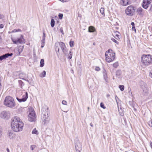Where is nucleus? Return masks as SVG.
<instances>
[{
  "label": "nucleus",
  "instance_id": "1",
  "mask_svg": "<svg viewBox=\"0 0 152 152\" xmlns=\"http://www.w3.org/2000/svg\"><path fill=\"white\" fill-rule=\"evenodd\" d=\"M24 124L18 116H15L12 118L11 126L13 130L16 132L22 131Z\"/></svg>",
  "mask_w": 152,
  "mask_h": 152
},
{
  "label": "nucleus",
  "instance_id": "2",
  "mask_svg": "<svg viewBox=\"0 0 152 152\" xmlns=\"http://www.w3.org/2000/svg\"><path fill=\"white\" fill-rule=\"evenodd\" d=\"M141 64L144 66L152 64V56L150 55H143L141 57Z\"/></svg>",
  "mask_w": 152,
  "mask_h": 152
},
{
  "label": "nucleus",
  "instance_id": "3",
  "mask_svg": "<svg viewBox=\"0 0 152 152\" xmlns=\"http://www.w3.org/2000/svg\"><path fill=\"white\" fill-rule=\"evenodd\" d=\"M4 103L6 106L11 108L15 107L16 105L13 98L10 96H7L5 97Z\"/></svg>",
  "mask_w": 152,
  "mask_h": 152
},
{
  "label": "nucleus",
  "instance_id": "4",
  "mask_svg": "<svg viewBox=\"0 0 152 152\" xmlns=\"http://www.w3.org/2000/svg\"><path fill=\"white\" fill-rule=\"evenodd\" d=\"M106 60L107 62H110L113 61L115 57V53L113 52L111 49L107 51L105 53Z\"/></svg>",
  "mask_w": 152,
  "mask_h": 152
},
{
  "label": "nucleus",
  "instance_id": "5",
  "mask_svg": "<svg viewBox=\"0 0 152 152\" xmlns=\"http://www.w3.org/2000/svg\"><path fill=\"white\" fill-rule=\"evenodd\" d=\"M47 110L45 108H43L42 109V120L43 124H46L48 123L49 122V119L48 118V108H47Z\"/></svg>",
  "mask_w": 152,
  "mask_h": 152
},
{
  "label": "nucleus",
  "instance_id": "6",
  "mask_svg": "<svg viewBox=\"0 0 152 152\" xmlns=\"http://www.w3.org/2000/svg\"><path fill=\"white\" fill-rule=\"evenodd\" d=\"M59 47H60L63 53L66 54V53L67 52L66 50V48L64 43L63 42L60 43L58 42L55 43V49L56 52L58 56L59 55Z\"/></svg>",
  "mask_w": 152,
  "mask_h": 152
},
{
  "label": "nucleus",
  "instance_id": "7",
  "mask_svg": "<svg viewBox=\"0 0 152 152\" xmlns=\"http://www.w3.org/2000/svg\"><path fill=\"white\" fill-rule=\"evenodd\" d=\"M135 11L133 6L130 5L125 10L126 14L129 16H132L134 14Z\"/></svg>",
  "mask_w": 152,
  "mask_h": 152
},
{
  "label": "nucleus",
  "instance_id": "8",
  "mask_svg": "<svg viewBox=\"0 0 152 152\" xmlns=\"http://www.w3.org/2000/svg\"><path fill=\"white\" fill-rule=\"evenodd\" d=\"M36 116L35 112L33 110H32L29 113L28 115V120L31 122L34 121L36 120Z\"/></svg>",
  "mask_w": 152,
  "mask_h": 152
},
{
  "label": "nucleus",
  "instance_id": "9",
  "mask_svg": "<svg viewBox=\"0 0 152 152\" xmlns=\"http://www.w3.org/2000/svg\"><path fill=\"white\" fill-rule=\"evenodd\" d=\"M12 40L13 43L15 44H17L18 43L20 44L25 43V40L23 38V36L22 35H21L20 37L18 38L17 40L13 38H12Z\"/></svg>",
  "mask_w": 152,
  "mask_h": 152
},
{
  "label": "nucleus",
  "instance_id": "10",
  "mask_svg": "<svg viewBox=\"0 0 152 152\" xmlns=\"http://www.w3.org/2000/svg\"><path fill=\"white\" fill-rule=\"evenodd\" d=\"M10 116V113L8 112L3 111L0 114V117L2 118L8 119Z\"/></svg>",
  "mask_w": 152,
  "mask_h": 152
},
{
  "label": "nucleus",
  "instance_id": "11",
  "mask_svg": "<svg viewBox=\"0 0 152 152\" xmlns=\"http://www.w3.org/2000/svg\"><path fill=\"white\" fill-rule=\"evenodd\" d=\"M152 0H143L142 6L145 9H147L151 2Z\"/></svg>",
  "mask_w": 152,
  "mask_h": 152
},
{
  "label": "nucleus",
  "instance_id": "12",
  "mask_svg": "<svg viewBox=\"0 0 152 152\" xmlns=\"http://www.w3.org/2000/svg\"><path fill=\"white\" fill-rule=\"evenodd\" d=\"M28 98V94L27 92H25V95H23V98L21 99H19L17 97L16 99L17 100L20 102H24L26 101Z\"/></svg>",
  "mask_w": 152,
  "mask_h": 152
},
{
  "label": "nucleus",
  "instance_id": "13",
  "mask_svg": "<svg viewBox=\"0 0 152 152\" xmlns=\"http://www.w3.org/2000/svg\"><path fill=\"white\" fill-rule=\"evenodd\" d=\"M13 55L12 53H6L0 56V61H1L4 59H5L9 56H11Z\"/></svg>",
  "mask_w": 152,
  "mask_h": 152
},
{
  "label": "nucleus",
  "instance_id": "14",
  "mask_svg": "<svg viewBox=\"0 0 152 152\" xmlns=\"http://www.w3.org/2000/svg\"><path fill=\"white\" fill-rule=\"evenodd\" d=\"M75 147L76 151L77 152H80L82 148L81 143H76L75 145Z\"/></svg>",
  "mask_w": 152,
  "mask_h": 152
},
{
  "label": "nucleus",
  "instance_id": "15",
  "mask_svg": "<svg viewBox=\"0 0 152 152\" xmlns=\"http://www.w3.org/2000/svg\"><path fill=\"white\" fill-rule=\"evenodd\" d=\"M141 88L143 92H146L147 91V86L146 84L143 82L141 83Z\"/></svg>",
  "mask_w": 152,
  "mask_h": 152
},
{
  "label": "nucleus",
  "instance_id": "16",
  "mask_svg": "<svg viewBox=\"0 0 152 152\" xmlns=\"http://www.w3.org/2000/svg\"><path fill=\"white\" fill-rule=\"evenodd\" d=\"M95 31V28L93 26H90L88 27V31L89 32H93Z\"/></svg>",
  "mask_w": 152,
  "mask_h": 152
},
{
  "label": "nucleus",
  "instance_id": "17",
  "mask_svg": "<svg viewBox=\"0 0 152 152\" xmlns=\"http://www.w3.org/2000/svg\"><path fill=\"white\" fill-rule=\"evenodd\" d=\"M121 74V71L120 70H118L116 72V76L118 78H120Z\"/></svg>",
  "mask_w": 152,
  "mask_h": 152
},
{
  "label": "nucleus",
  "instance_id": "18",
  "mask_svg": "<svg viewBox=\"0 0 152 152\" xmlns=\"http://www.w3.org/2000/svg\"><path fill=\"white\" fill-rule=\"evenodd\" d=\"M118 111L119 112V113L120 115L121 116H123L124 115V112L123 110L122 109V108L120 107V109H119V107H118Z\"/></svg>",
  "mask_w": 152,
  "mask_h": 152
},
{
  "label": "nucleus",
  "instance_id": "19",
  "mask_svg": "<svg viewBox=\"0 0 152 152\" xmlns=\"http://www.w3.org/2000/svg\"><path fill=\"white\" fill-rule=\"evenodd\" d=\"M14 134L12 131L9 132L8 136L10 139L14 137Z\"/></svg>",
  "mask_w": 152,
  "mask_h": 152
},
{
  "label": "nucleus",
  "instance_id": "20",
  "mask_svg": "<svg viewBox=\"0 0 152 152\" xmlns=\"http://www.w3.org/2000/svg\"><path fill=\"white\" fill-rule=\"evenodd\" d=\"M143 9L141 7H139L138 8L137 10V14L139 15H142V11Z\"/></svg>",
  "mask_w": 152,
  "mask_h": 152
},
{
  "label": "nucleus",
  "instance_id": "21",
  "mask_svg": "<svg viewBox=\"0 0 152 152\" xmlns=\"http://www.w3.org/2000/svg\"><path fill=\"white\" fill-rule=\"evenodd\" d=\"M123 5L125 6L129 4L128 0H123Z\"/></svg>",
  "mask_w": 152,
  "mask_h": 152
},
{
  "label": "nucleus",
  "instance_id": "22",
  "mask_svg": "<svg viewBox=\"0 0 152 152\" xmlns=\"http://www.w3.org/2000/svg\"><path fill=\"white\" fill-rule=\"evenodd\" d=\"M23 48V46H20L18 48V52L19 53V54L22 51Z\"/></svg>",
  "mask_w": 152,
  "mask_h": 152
},
{
  "label": "nucleus",
  "instance_id": "23",
  "mask_svg": "<svg viewBox=\"0 0 152 152\" xmlns=\"http://www.w3.org/2000/svg\"><path fill=\"white\" fill-rule=\"evenodd\" d=\"M40 63V67H42L44 65V60L43 59H41V60Z\"/></svg>",
  "mask_w": 152,
  "mask_h": 152
},
{
  "label": "nucleus",
  "instance_id": "24",
  "mask_svg": "<svg viewBox=\"0 0 152 152\" xmlns=\"http://www.w3.org/2000/svg\"><path fill=\"white\" fill-rule=\"evenodd\" d=\"M50 24L52 27H53L54 26L55 24V21L54 19H52L51 20Z\"/></svg>",
  "mask_w": 152,
  "mask_h": 152
},
{
  "label": "nucleus",
  "instance_id": "25",
  "mask_svg": "<svg viewBox=\"0 0 152 152\" xmlns=\"http://www.w3.org/2000/svg\"><path fill=\"white\" fill-rule=\"evenodd\" d=\"M100 12L101 13L102 15L104 16V9L103 8H101L100 10Z\"/></svg>",
  "mask_w": 152,
  "mask_h": 152
},
{
  "label": "nucleus",
  "instance_id": "26",
  "mask_svg": "<svg viewBox=\"0 0 152 152\" xmlns=\"http://www.w3.org/2000/svg\"><path fill=\"white\" fill-rule=\"evenodd\" d=\"M19 31H20V32L21 31V30L20 29H14L11 32L12 33H15V32H19Z\"/></svg>",
  "mask_w": 152,
  "mask_h": 152
},
{
  "label": "nucleus",
  "instance_id": "27",
  "mask_svg": "<svg viewBox=\"0 0 152 152\" xmlns=\"http://www.w3.org/2000/svg\"><path fill=\"white\" fill-rule=\"evenodd\" d=\"M73 52L72 51H70L69 54L68 58L69 59H70L72 58V56Z\"/></svg>",
  "mask_w": 152,
  "mask_h": 152
},
{
  "label": "nucleus",
  "instance_id": "28",
  "mask_svg": "<svg viewBox=\"0 0 152 152\" xmlns=\"http://www.w3.org/2000/svg\"><path fill=\"white\" fill-rule=\"evenodd\" d=\"M32 133L33 134H37L38 132V131L36 130V129H34L32 131Z\"/></svg>",
  "mask_w": 152,
  "mask_h": 152
},
{
  "label": "nucleus",
  "instance_id": "29",
  "mask_svg": "<svg viewBox=\"0 0 152 152\" xmlns=\"http://www.w3.org/2000/svg\"><path fill=\"white\" fill-rule=\"evenodd\" d=\"M119 88L121 91H123L124 90V86L123 85H120Z\"/></svg>",
  "mask_w": 152,
  "mask_h": 152
},
{
  "label": "nucleus",
  "instance_id": "30",
  "mask_svg": "<svg viewBox=\"0 0 152 152\" xmlns=\"http://www.w3.org/2000/svg\"><path fill=\"white\" fill-rule=\"evenodd\" d=\"M69 45L71 47H73L74 45V42L72 41H70L69 42Z\"/></svg>",
  "mask_w": 152,
  "mask_h": 152
},
{
  "label": "nucleus",
  "instance_id": "31",
  "mask_svg": "<svg viewBox=\"0 0 152 152\" xmlns=\"http://www.w3.org/2000/svg\"><path fill=\"white\" fill-rule=\"evenodd\" d=\"M18 83L21 86H23L24 85V84L22 80H20L18 81Z\"/></svg>",
  "mask_w": 152,
  "mask_h": 152
},
{
  "label": "nucleus",
  "instance_id": "32",
  "mask_svg": "<svg viewBox=\"0 0 152 152\" xmlns=\"http://www.w3.org/2000/svg\"><path fill=\"white\" fill-rule=\"evenodd\" d=\"M118 66V62H115L113 64V66L115 68L117 67Z\"/></svg>",
  "mask_w": 152,
  "mask_h": 152
},
{
  "label": "nucleus",
  "instance_id": "33",
  "mask_svg": "<svg viewBox=\"0 0 152 152\" xmlns=\"http://www.w3.org/2000/svg\"><path fill=\"white\" fill-rule=\"evenodd\" d=\"M103 74L104 79L105 78H107V77H108L107 74V73L106 72H104Z\"/></svg>",
  "mask_w": 152,
  "mask_h": 152
},
{
  "label": "nucleus",
  "instance_id": "34",
  "mask_svg": "<svg viewBox=\"0 0 152 152\" xmlns=\"http://www.w3.org/2000/svg\"><path fill=\"white\" fill-rule=\"evenodd\" d=\"M100 107L104 109L106 108V107L104 106V104L102 102H101L100 104Z\"/></svg>",
  "mask_w": 152,
  "mask_h": 152
},
{
  "label": "nucleus",
  "instance_id": "35",
  "mask_svg": "<svg viewBox=\"0 0 152 152\" xmlns=\"http://www.w3.org/2000/svg\"><path fill=\"white\" fill-rule=\"evenodd\" d=\"M111 40L113 41L116 44H118V42L117 40H116L114 38H112Z\"/></svg>",
  "mask_w": 152,
  "mask_h": 152
},
{
  "label": "nucleus",
  "instance_id": "36",
  "mask_svg": "<svg viewBox=\"0 0 152 152\" xmlns=\"http://www.w3.org/2000/svg\"><path fill=\"white\" fill-rule=\"evenodd\" d=\"M58 16L59 18L61 19L62 18L63 15L62 14L59 13L58 15Z\"/></svg>",
  "mask_w": 152,
  "mask_h": 152
},
{
  "label": "nucleus",
  "instance_id": "37",
  "mask_svg": "<svg viewBox=\"0 0 152 152\" xmlns=\"http://www.w3.org/2000/svg\"><path fill=\"white\" fill-rule=\"evenodd\" d=\"M41 75H42L43 77H45L46 75V72L45 71H44L41 74Z\"/></svg>",
  "mask_w": 152,
  "mask_h": 152
},
{
  "label": "nucleus",
  "instance_id": "38",
  "mask_svg": "<svg viewBox=\"0 0 152 152\" xmlns=\"http://www.w3.org/2000/svg\"><path fill=\"white\" fill-rule=\"evenodd\" d=\"M36 147V146L35 145H31V148L32 150H33Z\"/></svg>",
  "mask_w": 152,
  "mask_h": 152
},
{
  "label": "nucleus",
  "instance_id": "39",
  "mask_svg": "<svg viewBox=\"0 0 152 152\" xmlns=\"http://www.w3.org/2000/svg\"><path fill=\"white\" fill-rule=\"evenodd\" d=\"M148 125L150 126H152V121L151 120L150 121L148 122Z\"/></svg>",
  "mask_w": 152,
  "mask_h": 152
},
{
  "label": "nucleus",
  "instance_id": "40",
  "mask_svg": "<svg viewBox=\"0 0 152 152\" xmlns=\"http://www.w3.org/2000/svg\"><path fill=\"white\" fill-rule=\"evenodd\" d=\"M62 103L63 104L67 105V102L65 100L62 101Z\"/></svg>",
  "mask_w": 152,
  "mask_h": 152
},
{
  "label": "nucleus",
  "instance_id": "41",
  "mask_svg": "<svg viewBox=\"0 0 152 152\" xmlns=\"http://www.w3.org/2000/svg\"><path fill=\"white\" fill-rule=\"evenodd\" d=\"M60 31L63 35L64 34V33L63 30L62 28L61 27L60 29Z\"/></svg>",
  "mask_w": 152,
  "mask_h": 152
},
{
  "label": "nucleus",
  "instance_id": "42",
  "mask_svg": "<svg viewBox=\"0 0 152 152\" xmlns=\"http://www.w3.org/2000/svg\"><path fill=\"white\" fill-rule=\"evenodd\" d=\"M2 134V129L0 127V137L1 136Z\"/></svg>",
  "mask_w": 152,
  "mask_h": 152
},
{
  "label": "nucleus",
  "instance_id": "43",
  "mask_svg": "<svg viewBox=\"0 0 152 152\" xmlns=\"http://www.w3.org/2000/svg\"><path fill=\"white\" fill-rule=\"evenodd\" d=\"M43 36L42 37H45V31L44 30H43L42 31Z\"/></svg>",
  "mask_w": 152,
  "mask_h": 152
},
{
  "label": "nucleus",
  "instance_id": "44",
  "mask_svg": "<svg viewBox=\"0 0 152 152\" xmlns=\"http://www.w3.org/2000/svg\"><path fill=\"white\" fill-rule=\"evenodd\" d=\"M117 99H118V97H117V96L116 95L115 96V100H116V102H117V105H118V102H117Z\"/></svg>",
  "mask_w": 152,
  "mask_h": 152
},
{
  "label": "nucleus",
  "instance_id": "45",
  "mask_svg": "<svg viewBox=\"0 0 152 152\" xmlns=\"http://www.w3.org/2000/svg\"><path fill=\"white\" fill-rule=\"evenodd\" d=\"M132 29L133 31H134L135 32H136V29L135 28V26H132Z\"/></svg>",
  "mask_w": 152,
  "mask_h": 152
},
{
  "label": "nucleus",
  "instance_id": "46",
  "mask_svg": "<svg viewBox=\"0 0 152 152\" xmlns=\"http://www.w3.org/2000/svg\"><path fill=\"white\" fill-rule=\"evenodd\" d=\"M95 70L97 71H99L100 70V68L98 67H96L95 68Z\"/></svg>",
  "mask_w": 152,
  "mask_h": 152
},
{
  "label": "nucleus",
  "instance_id": "47",
  "mask_svg": "<svg viewBox=\"0 0 152 152\" xmlns=\"http://www.w3.org/2000/svg\"><path fill=\"white\" fill-rule=\"evenodd\" d=\"M20 78L21 79H22L23 80H24L26 81H27L28 83H29V81L28 80H26V79H24V78H22L21 77H20Z\"/></svg>",
  "mask_w": 152,
  "mask_h": 152
},
{
  "label": "nucleus",
  "instance_id": "48",
  "mask_svg": "<svg viewBox=\"0 0 152 152\" xmlns=\"http://www.w3.org/2000/svg\"><path fill=\"white\" fill-rule=\"evenodd\" d=\"M104 79L106 83H108L109 82V80L108 77L107 78H104Z\"/></svg>",
  "mask_w": 152,
  "mask_h": 152
},
{
  "label": "nucleus",
  "instance_id": "49",
  "mask_svg": "<svg viewBox=\"0 0 152 152\" xmlns=\"http://www.w3.org/2000/svg\"><path fill=\"white\" fill-rule=\"evenodd\" d=\"M4 25L3 24H0V28H3Z\"/></svg>",
  "mask_w": 152,
  "mask_h": 152
},
{
  "label": "nucleus",
  "instance_id": "50",
  "mask_svg": "<svg viewBox=\"0 0 152 152\" xmlns=\"http://www.w3.org/2000/svg\"><path fill=\"white\" fill-rule=\"evenodd\" d=\"M45 40H42L41 41V44H45Z\"/></svg>",
  "mask_w": 152,
  "mask_h": 152
},
{
  "label": "nucleus",
  "instance_id": "51",
  "mask_svg": "<svg viewBox=\"0 0 152 152\" xmlns=\"http://www.w3.org/2000/svg\"><path fill=\"white\" fill-rule=\"evenodd\" d=\"M131 25L132 26H134V23L133 22L131 23Z\"/></svg>",
  "mask_w": 152,
  "mask_h": 152
},
{
  "label": "nucleus",
  "instance_id": "52",
  "mask_svg": "<svg viewBox=\"0 0 152 152\" xmlns=\"http://www.w3.org/2000/svg\"><path fill=\"white\" fill-rule=\"evenodd\" d=\"M44 45H45V44H41V47L42 48H43L44 47Z\"/></svg>",
  "mask_w": 152,
  "mask_h": 152
},
{
  "label": "nucleus",
  "instance_id": "53",
  "mask_svg": "<svg viewBox=\"0 0 152 152\" xmlns=\"http://www.w3.org/2000/svg\"><path fill=\"white\" fill-rule=\"evenodd\" d=\"M45 37H42V40H45Z\"/></svg>",
  "mask_w": 152,
  "mask_h": 152
},
{
  "label": "nucleus",
  "instance_id": "54",
  "mask_svg": "<svg viewBox=\"0 0 152 152\" xmlns=\"http://www.w3.org/2000/svg\"><path fill=\"white\" fill-rule=\"evenodd\" d=\"M7 152H10L9 149V148H7Z\"/></svg>",
  "mask_w": 152,
  "mask_h": 152
},
{
  "label": "nucleus",
  "instance_id": "55",
  "mask_svg": "<svg viewBox=\"0 0 152 152\" xmlns=\"http://www.w3.org/2000/svg\"><path fill=\"white\" fill-rule=\"evenodd\" d=\"M90 126L92 127H93V124H92V123H91L90 124Z\"/></svg>",
  "mask_w": 152,
  "mask_h": 152
},
{
  "label": "nucleus",
  "instance_id": "56",
  "mask_svg": "<svg viewBox=\"0 0 152 152\" xmlns=\"http://www.w3.org/2000/svg\"><path fill=\"white\" fill-rule=\"evenodd\" d=\"M150 146L152 148V143H150Z\"/></svg>",
  "mask_w": 152,
  "mask_h": 152
},
{
  "label": "nucleus",
  "instance_id": "57",
  "mask_svg": "<svg viewBox=\"0 0 152 152\" xmlns=\"http://www.w3.org/2000/svg\"><path fill=\"white\" fill-rule=\"evenodd\" d=\"M3 18V16L0 14V18Z\"/></svg>",
  "mask_w": 152,
  "mask_h": 152
},
{
  "label": "nucleus",
  "instance_id": "58",
  "mask_svg": "<svg viewBox=\"0 0 152 152\" xmlns=\"http://www.w3.org/2000/svg\"><path fill=\"white\" fill-rule=\"evenodd\" d=\"M150 76H151V77H152V73H150Z\"/></svg>",
  "mask_w": 152,
  "mask_h": 152
},
{
  "label": "nucleus",
  "instance_id": "59",
  "mask_svg": "<svg viewBox=\"0 0 152 152\" xmlns=\"http://www.w3.org/2000/svg\"><path fill=\"white\" fill-rule=\"evenodd\" d=\"M150 10L152 11V5L151 6L150 8Z\"/></svg>",
  "mask_w": 152,
  "mask_h": 152
},
{
  "label": "nucleus",
  "instance_id": "60",
  "mask_svg": "<svg viewBox=\"0 0 152 152\" xmlns=\"http://www.w3.org/2000/svg\"><path fill=\"white\" fill-rule=\"evenodd\" d=\"M107 97H109L110 96V95L108 94L107 95Z\"/></svg>",
  "mask_w": 152,
  "mask_h": 152
},
{
  "label": "nucleus",
  "instance_id": "61",
  "mask_svg": "<svg viewBox=\"0 0 152 152\" xmlns=\"http://www.w3.org/2000/svg\"><path fill=\"white\" fill-rule=\"evenodd\" d=\"M115 36H116L118 38V35L116 34Z\"/></svg>",
  "mask_w": 152,
  "mask_h": 152
},
{
  "label": "nucleus",
  "instance_id": "62",
  "mask_svg": "<svg viewBox=\"0 0 152 152\" xmlns=\"http://www.w3.org/2000/svg\"><path fill=\"white\" fill-rule=\"evenodd\" d=\"M94 43H93V45H94Z\"/></svg>",
  "mask_w": 152,
  "mask_h": 152
},
{
  "label": "nucleus",
  "instance_id": "63",
  "mask_svg": "<svg viewBox=\"0 0 152 152\" xmlns=\"http://www.w3.org/2000/svg\"><path fill=\"white\" fill-rule=\"evenodd\" d=\"M89 109V107H88V109Z\"/></svg>",
  "mask_w": 152,
  "mask_h": 152
}]
</instances>
